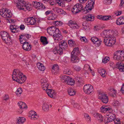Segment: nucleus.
<instances>
[{"label":"nucleus","instance_id":"obj_1","mask_svg":"<svg viewBox=\"0 0 124 124\" xmlns=\"http://www.w3.org/2000/svg\"><path fill=\"white\" fill-rule=\"evenodd\" d=\"M118 34L117 31L116 30L112 31L107 30L103 31L101 35L105 36L103 41L105 44L108 46H111L113 45L116 41L114 36H116Z\"/></svg>","mask_w":124,"mask_h":124},{"label":"nucleus","instance_id":"obj_2","mask_svg":"<svg viewBox=\"0 0 124 124\" xmlns=\"http://www.w3.org/2000/svg\"><path fill=\"white\" fill-rule=\"evenodd\" d=\"M16 4V6L20 10H24L25 9L28 10L31 9V5L29 3H26L23 0H14Z\"/></svg>","mask_w":124,"mask_h":124},{"label":"nucleus","instance_id":"obj_3","mask_svg":"<svg viewBox=\"0 0 124 124\" xmlns=\"http://www.w3.org/2000/svg\"><path fill=\"white\" fill-rule=\"evenodd\" d=\"M79 54V48L78 47L75 48L71 53V61L73 63L78 62L79 60L78 56Z\"/></svg>","mask_w":124,"mask_h":124},{"label":"nucleus","instance_id":"obj_4","mask_svg":"<svg viewBox=\"0 0 124 124\" xmlns=\"http://www.w3.org/2000/svg\"><path fill=\"white\" fill-rule=\"evenodd\" d=\"M0 34L3 41L5 43L8 45L11 44V37L8 33L5 31L1 32Z\"/></svg>","mask_w":124,"mask_h":124},{"label":"nucleus","instance_id":"obj_5","mask_svg":"<svg viewBox=\"0 0 124 124\" xmlns=\"http://www.w3.org/2000/svg\"><path fill=\"white\" fill-rule=\"evenodd\" d=\"M115 59L120 61H124V51H117L115 53L114 56Z\"/></svg>","mask_w":124,"mask_h":124},{"label":"nucleus","instance_id":"obj_6","mask_svg":"<svg viewBox=\"0 0 124 124\" xmlns=\"http://www.w3.org/2000/svg\"><path fill=\"white\" fill-rule=\"evenodd\" d=\"M83 90L85 93L87 94H91L93 92V89L92 86L90 84H86L83 87Z\"/></svg>","mask_w":124,"mask_h":124},{"label":"nucleus","instance_id":"obj_7","mask_svg":"<svg viewBox=\"0 0 124 124\" xmlns=\"http://www.w3.org/2000/svg\"><path fill=\"white\" fill-rule=\"evenodd\" d=\"M94 1L95 0H88L85 7L86 12L84 13L85 14L88 12L89 10H91L93 8Z\"/></svg>","mask_w":124,"mask_h":124},{"label":"nucleus","instance_id":"obj_8","mask_svg":"<svg viewBox=\"0 0 124 124\" xmlns=\"http://www.w3.org/2000/svg\"><path fill=\"white\" fill-rule=\"evenodd\" d=\"M23 75V74L18 70L15 69L13 71L12 75V79L13 80L16 81L19 78Z\"/></svg>","mask_w":124,"mask_h":124},{"label":"nucleus","instance_id":"obj_9","mask_svg":"<svg viewBox=\"0 0 124 124\" xmlns=\"http://www.w3.org/2000/svg\"><path fill=\"white\" fill-rule=\"evenodd\" d=\"M31 36L29 34H22L19 36V40L21 43H24L26 42Z\"/></svg>","mask_w":124,"mask_h":124},{"label":"nucleus","instance_id":"obj_10","mask_svg":"<svg viewBox=\"0 0 124 124\" xmlns=\"http://www.w3.org/2000/svg\"><path fill=\"white\" fill-rule=\"evenodd\" d=\"M58 30L59 29L53 26L48 28L47 30V32L49 34L51 35H53V36L55 33L58 32Z\"/></svg>","mask_w":124,"mask_h":124},{"label":"nucleus","instance_id":"obj_11","mask_svg":"<svg viewBox=\"0 0 124 124\" xmlns=\"http://www.w3.org/2000/svg\"><path fill=\"white\" fill-rule=\"evenodd\" d=\"M99 98L104 103H107L108 102V99L107 94H99Z\"/></svg>","mask_w":124,"mask_h":124},{"label":"nucleus","instance_id":"obj_12","mask_svg":"<svg viewBox=\"0 0 124 124\" xmlns=\"http://www.w3.org/2000/svg\"><path fill=\"white\" fill-rule=\"evenodd\" d=\"M19 26L16 25L11 24L10 26V31L13 33H17L19 32L18 29Z\"/></svg>","mask_w":124,"mask_h":124},{"label":"nucleus","instance_id":"obj_13","mask_svg":"<svg viewBox=\"0 0 124 124\" xmlns=\"http://www.w3.org/2000/svg\"><path fill=\"white\" fill-rule=\"evenodd\" d=\"M48 96L51 98H54L56 95V93L53 90L48 89L46 91Z\"/></svg>","mask_w":124,"mask_h":124},{"label":"nucleus","instance_id":"obj_14","mask_svg":"<svg viewBox=\"0 0 124 124\" xmlns=\"http://www.w3.org/2000/svg\"><path fill=\"white\" fill-rule=\"evenodd\" d=\"M24 21L26 23H29L30 24L33 25L35 24L36 20L35 18L31 17L25 19Z\"/></svg>","mask_w":124,"mask_h":124},{"label":"nucleus","instance_id":"obj_15","mask_svg":"<svg viewBox=\"0 0 124 124\" xmlns=\"http://www.w3.org/2000/svg\"><path fill=\"white\" fill-rule=\"evenodd\" d=\"M53 37L54 40H61L62 39V36L60 32L58 30V31L57 32H56L53 35Z\"/></svg>","mask_w":124,"mask_h":124},{"label":"nucleus","instance_id":"obj_16","mask_svg":"<svg viewBox=\"0 0 124 124\" xmlns=\"http://www.w3.org/2000/svg\"><path fill=\"white\" fill-rule=\"evenodd\" d=\"M21 43L23 44V48L24 50L26 51H29L31 50V46L28 42Z\"/></svg>","mask_w":124,"mask_h":124},{"label":"nucleus","instance_id":"obj_17","mask_svg":"<svg viewBox=\"0 0 124 124\" xmlns=\"http://www.w3.org/2000/svg\"><path fill=\"white\" fill-rule=\"evenodd\" d=\"M101 111L103 113H105L107 111H112V109L110 107L103 105L100 108Z\"/></svg>","mask_w":124,"mask_h":124},{"label":"nucleus","instance_id":"obj_18","mask_svg":"<svg viewBox=\"0 0 124 124\" xmlns=\"http://www.w3.org/2000/svg\"><path fill=\"white\" fill-rule=\"evenodd\" d=\"M59 45L60 48L62 49H66L68 47V45L67 42L65 41L62 40L59 43Z\"/></svg>","mask_w":124,"mask_h":124},{"label":"nucleus","instance_id":"obj_19","mask_svg":"<svg viewBox=\"0 0 124 124\" xmlns=\"http://www.w3.org/2000/svg\"><path fill=\"white\" fill-rule=\"evenodd\" d=\"M53 52L54 54H59L60 55L62 54V49L59 46L55 47L53 50Z\"/></svg>","mask_w":124,"mask_h":124},{"label":"nucleus","instance_id":"obj_20","mask_svg":"<svg viewBox=\"0 0 124 124\" xmlns=\"http://www.w3.org/2000/svg\"><path fill=\"white\" fill-rule=\"evenodd\" d=\"M68 24L70 27L73 29H78L79 27L78 25L77 24V23H74L71 20H70Z\"/></svg>","mask_w":124,"mask_h":124},{"label":"nucleus","instance_id":"obj_21","mask_svg":"<svg viewBox=\"0 0 124 124\" xmlns=\"http://www.w3.org/2000/svg\"><path fill=\"white\" fill-rule=\"evenodd\" d=\"M59 68L58 65L54 64L52 68V72L53 74L56 75L59 71Z\"/></svg>","mask_w":124,"mask_h":124},{"label":"nucleus","instance_id":"obj_22","mask_svg":"<svg viewBox=\"0 0 124 124\" xmlns=\"http://www.w3.org/2000/svg\"><path fill=\"white\" fill-rule=\"evenodd\" d=\"M97 18L103 21H108L111 18L110 16H103L102 15H98Z\"/></svg>","mask_w":124,"mask_h":124},{"label":"nucleus","instance_id":"obj_23","mask_svg":"<svg viewBox=\"0 0 124 124\" xmlns=\"http://www.w3.org/2000/svg\"><path fill=\"white\" fill-rule=\"evenodd\" d=\"M71 0H56V3L58 5L62 7L65 6L64 1H65L68 2H70Z\"/></svg>","mask_w":124,"mask_h":124},{"label":"nucleus","instance_id":"obj_24","mask_svg":"<svg viewBox=\"0 0 124 124\" xmlns=\"http://www.w3.org/2000/svg\"><path fill=\"white\" fill-rule=\"evenodd\" d=\"M26 79V77L25 75H22L21 76L17 79L16 81L20 84H22L24 83Z\"/></svg>","mask_w":124,"mask_h":124},{"label":"nucleus","instance_id":"obj_25","mask_svg":"<svg viewBox=\"0 0 124 124\" xmlns=\"http://www.w3.org/2000/svg\"><path fill=\"white\" fill-rule=\"evenodd\" d=\"M116 24L120 25L124 24V16H121L117 19L116 21Z\"/></svg>","mask_w":124,"mask_h":124},{"label":"nucleus","instance_id":"obj_26","mask_svg":"<svg viewBox=\"0 0 124 124\" xmlns=\"http://www.w3.org/2000/svg\"><path fill=\"white\" fill-rule=\"evenodd\" d=\"M75 6L77 9L78 10L79 12H80L81 10H82L83 12H86L85 8L84 9L83 8V6L82 4L79 3H77Z\"/></svg>","mask_w":124,"mask_h":124},{"label":"nucleus","instance_id":"obj_27","mask_svg":"<svg viewBox=\"0 0 124 124\" xmlns=\"http://www.w3.org/2000/svg\"><path fill=\"white\" fill-rule=\"evenodd\" d=\"M94 117L96 118L99 122H101L103 121V116L100 114L97 113L94 114Z\"/></svg>","mask_w":124,"mask_h":124},{"label":"nucleus","instance_id":"obj_28","mask_svg":"<svg viewBox=\"0 0 124 124\" xmlns=\"http://www.w3.org/2000/svg\"><path fill=\"white\" fill-rule=\"evenodd\" d=\"M12 16V14L10 10L8 9L6 10V12L5 14V15L3 16V17L5 18H10Z\"/></svg>","mask_w":124,"mask_h":124},{"label":"nucleus","instance_id":"obj_29","mask_svg":"<svg viewBox=\"0 0 124 124\" xmlns=\"http://www.w3.org/2000/svg\"><path fill=\"white\" fill-rule=\"evenodd\" d=\"M53 10L55 12H56L59 14H63L64 11L61 8L57 7L53 8Z\"/></svg>","mask_w":124,"mask_h":124},{"label":"nucleus","instance_id":"obj_30","mask_svg":"<svg viewBox=\"0 0 124 124\" xmlns=\"http://www.w3.org/2000/svg\"><path fill=\"white\" fill-rule=\"evenodd\" d=\"M60 77L61 78L62 81L63 82L66 83L68 81V79L70 77L65 75H62Z\"/></svg>","mask_w":124,"mask_h":124},{"label":"nucleus","instance_id":"obj_31","mask_svg":"<svg viewBox=\"0 0 124 124\" xmlns=\"http://www.w3.org/2000/svg\"><path fill=\"white\" fill-rule=\"evenodd\" d=\"M37 65L38 68L39 70L43 71L45 70V67L42 63L38 62L37 63Z\"/></svg>","mask_w":124,"mask_h":124},{"label":"nucleus","instance_id":"obj_32","mask_svg":"<svg viewBox=\"0 0 124 124\" xmlns=\"http://www.w3.org/2000/svg\"><path fill=\"white\" fill-rule=\"evenodd\" d=\"M49 106L47 102H44L42 106V109L45 111H47L49 110Z\"/></svg>","mask_w":124,"mask_h":124},{"label":"nucleus","instance_id":"obj_33","mask_svg":"<svg viewBox=\"0 0 124 124\" xmlns=\"http://www.w3.org/2000/svg\"><path fill=\"white\" fill-rule=\"evenodd\" d=\"M18 104L20 108L21 109L27 108V106L24 102L20 101L18 103Z\"/></svg>","mask_w":124,"mask_h":124},{"label":"nucleus","instance_id":"obj_34","mask_svg":"<svg viewBox=\"0 0 124 124\" xmlns=\"http://www.w3.org/2000/svg\"><path fill=\"white\" fill-rule=\"evenodd\" d=\"M25 121V118L23 117H19L17 119V124H23Z\"/></svg>","mask_w":124,"mask_h":124},{"label":"nucleus","instance_id":"obj_35","mask_svg":"<svg viewBox=\"0 0 124 124\" xmlns=\"http://www.w3.org/2000/svg\"><path fill=\"white\" fill-rule=\"evenodd\" d=\"M40 40L41 42L42 43L43 45H45L48 43V42L47 40V38L45 37H41Z\"/></svg>","mask_w":124,"mask_h":124},{"label":"nucleus","instance_id":"obj_36","mask_svg":"<svg viewBox=\"0 0 124 124\" xmlns=\"http://www.w3.org/2000/svg\"><path fill=\"white\" fill-rule=\"evenodd\" d=\"M94 16H92L91 15H86L85 17H84V18L87 21H92L93 20H92L94 18Z\"/></svg>","mask_w":124,"mask_h":124},{"label":"nucleus","instance_id":"obj_37","mask_svg":"<svg viewBox=\"0 0 124 124\" xmlns=\"http://www.w3.org/2000/svg\"><path fill=\"white\" fill-rule=\"evenodd\" d=\"M42 3L36 1H33L32 3L33 5L35 8L37 9H39L40 6L42 5Z\"/></svg>","mask_w":124,"mask_h":124},{"label":"nucleus","instance_id":"obj_38","mask_svg":"<svg viewBox=\"0 0 124 124\" xmlns=\"http://www.w3.org/2000/svg\"><path fill=\"white\" fill-rule=\"evenodd\" d=\"M119 70L121 71H124V64L120 63L117 65V67Z\"/></svg>","mask_w":124,"mask_h":124},{"label":"nucleus","instance_id":"obj_39","mask_svg":"<svg viewBox=\"0 0 124 124\" xmlns=\"http://www.w3.org/2000/svg\"><path fill=\"white\" fill-rule=\"evenodd\" d=\"M84 69L85 70H88L90 71H92L91 72L92 74H93V76H94V73L93 71V70H92L91 69L89 65L87 64L85 65L84 67Z\"/></svg>","mask_w":124,"mask_h":124},{"label":"nucleus","instance_id":"obj_40","mask_svg":"<svg viewBox=\"0 0 124 124\" xmlns=\"http://www.w3.org/2000/svg\"><path fill=\"white\" fill-rule=\"evenodd\" d=\"M111 112L110 111H108L109 114L107 115L108 116V118L111 119V120H113L116 118L115 115L113 113H111Z\"/></svg>","mask_w":124,"mask_h":124},{"label":"nucleus","instance_id":"obj_41","mask_svg":"<svg viewBox=\"0 0 124 124\" xmlns=\"http://www.w3.org/2000/svg\"><path fill=\"white\" fill-rule=\"evenodd\" d=\"M68 92L69 94L71 96L74 95L76 93L75 91L71 88L69 89L68 90Z\"/></svg>","mask_w":124,"mask_h":124},{"label":"nucleus","instance_id":"obj_42","mask_svg":"<svg viewBox=\"0 0 124 124\" xmlns=\"http://www.w3.org/2000/svg\"><path fill=\"white\" fill-rule=\"evenodd\" d=\"M56 16L54 14H51L48 19L49 20H54L56 18Z\"/></svg>","mask_w":124,"mask_h":124},{"label":"nucleus","instance_id":"obj_43","mask_svg":"<svg viewBox=\"0 0 124 124\" xmlns=\"http://www.w3.org/2000/svg\"><path fill=\"white\" fill-rule=\"evenodd\" d=\"M99 72L103 77H105L106 74L105 73L106 71L105 70L103 69L100 70L99 71Z\"/></svg>","mask_w":124,"mask_h":124},{"label":"nucleus","instance_id":"obj_44","mask_svg":"<svg viewBox=\"0 0 124 124\" xmlns=\"http://www.w3.org/2000/svg\"><path fill=\"white\" fill-rule=\"evenodd\" d=\"M22 92V88H19L17 89L16 93L17 95L19 96L21 95Z\"/></svg>","mask_w":124,"mask_h":124},{"label":"nucleus","instance_id":"obj_45","mask_svg":"<svg viewBox=\"0 0 124 124\" xmlns=\"http://www.w3.org/2000/svg\"><path fill=\"white\" fill-rule=\"evenodd\" d=\"M116 91L114 89H111L109 93V95L111 96H114L116 95Z\"/></svg>","mask_w":124,"mask_h":124},{"label":"nucleus","instance_id":"obj_46","mask_svg":"<svg viewBox=\"0 0 124 124\" xmlns=\"http://www.w3.org/2000/svg\"><path fill=\"white\" fill-rule=\"evenodd\" d=\"M8 9L6 8H4L0 9V15L3 17V16L5 15V14L6 12V10Z\"/></svg>","mask_w":124,"mask_h":124},{"label":"nucleus","instance_id":"obj_47","mask_svg":"<svg viewBox=\"0 0 124 124\" xmlns=\"http://www.w3.org/2000/svg\"><path fill=\"white\" fill-rule=\"evenodd\" d=\"M118 63H117V64L116 63L115 64L113 62H110L109 63L110 66L112 67L113 69H114L115 68H116L117 67V65Z\"/></svg>","mask_w":124,"mask_h":124},{"label":"nucleus","instance_id":"obj_48","mask_svg":"<svg viewBox=\"0 0 124 124\" xmlns=\"http://www.w3.org/2000/svg\"><path fill=\"white\" fill-rule=\"evenodd\" d=\"M44 86H43V85H41L42 86L43 90L46 91L48 89V88H49L48 83H45V84H44Z\"/></svg>","mask_w":124,"mask_h":124},{"label":"nucleus","instance_id":"obj_49","mask_svg":"<svg viewBox=\"0 0 124 124\" xmlns=\"http://www.w3.org/2000/svg\"><path fill=\"white\" fill-rule=\"evenodd\" d=\"M71 11L74 14H77L79 12L78 10L76 8L75 5L72 9Z\"/></svg>","mask_w":124,"mask_h":124},{"label":"nucleus","instance_id":"obj_50","mask_svg":"<svg viewBox=\"0 0 124 124\" xmlns=\"http://www.w3.org/2000/svg\"><path fill=\"white\" fill-rule=\"evenodd\" d=\"M41 85H43L44 86V84L48 83L47 82V79L46 78H44L42 79L41 80Z\"/></svg>","mask_w":124,"mask_h":124},{"label":"nucleus","instance_id":"obj_51","mask_svg":"<svg viewBox=\"0 0 124 124\" xmlns=\"http://www.w3.org/2000/svg\"><path fill=\"white\" fill-rule=\"evenodd\" d=\"M68 44L70 46H72L75 45V43L74 41L72 40H70L68 41Z\"/></svg>","mask_w":124,"mask_h":124},{"label":"nucleus","instance_id":"obj_52","mask_svg":"<svg viewBox=\"0 0 124 124\" xmlns=\"http://www.w3.org/2000/svg\"><path fill=\"white\" fill-rule=\"evenodd\" d=\"M98 39L96 37H93L91 38V40L93 43H95L98 40Z\"/></svg>","mask_w":124,"mask_h":124},{"label":"nucleus","instance_id":"obj_53","mask_svg":"<svg viewBox=\"0 0 124 124\" xmlns=\"http://www.w3.org/2000/svg\"><path fill=\"white\" fill-rule=\"evenodd\" d=\"M76 80L77 82L79 83H82L83 82L82 78L79 77L77 76V77H76Z\"/></svg>","mask_w":124,"mask_h":124},{"label":"nucleus","instance_id":"obj_54","mask_svg":"<svg viewBox=\"0 0 124 124\" xmlns=\"http://www.w3.org/2000/svg\"><path fill=\"white\" fill-rule=\"evenodd\" d=\"M109 58L108 57H106L102 59V62L104 63H106L109 61Z\"/></svg>","mask_w":124,"mask_h":124},{"label":"nucleus","instance_id":"obj_55","mask_svg":"<svg viewBox=\"0 0 124 124\" xmlns=\"http://www.w3.org/2000/svg\"><path fill=\"white\" fill-rule=\"evenodd\" d=\"M84 116L85 118H87L88 121H91V117L87 114L85 113Z\"/></svg>","mask_w":124,"mask_h":124},{"label":"nucleus","instance_id":"obj_56","mask_svg":"<svg viewBox=\"0 0 124 124\" xmlns=\"http://www.w3.org/2000/svg\"><path fill=\"white\" fill-rule=\"evenodd\" d=\"M73 68L75 70L77 71H79L81 70V68L78 66L74 65L73 66Z\"/></svg>","mask_w":124,"mask_h":124},{"label":"nucleus","instance_id":"obj_57","mask_svg":"<svg viewBox=\"0 0 124 124\" xmlns=\"http://www.w3.org/2000/svg\"><path fill=\"white\" fill-rule=\"evenodd\" d=\"M80 39L83 42H85V43H87L88 41L85 37H80Z\"/></svg>","mask_w":124,"mask_h":124},{"label":"nucleus","instance_id":"obj_58","mask_svg":"<svg viewBox=\"0 0 124 124\" xmlns=\"http://www.w3.org/2000/svg\"><path fill=\"white\" fill-rule=\"evenodd\" d=\"M38 118V116L37 115V114H35L34 115L32 116L31 117V119L32 120H35L37 119Z\"/></svg>","mask_w":124,"mask_h":124},{"label":"nucleus","instance_id":"obj_59","mask_svg":"<svg viewBox=\"0 0 124 124\" xmlns=\"http://www.w3.org/2000/svg\"><path fill=\"white\" fill-rule=\"evenodd\" d=\"M112 0H104L103 2L106 4H110L111 3Z\"/></svg>","mask_w":124,"mask_h":124},{"label":"nucleus","instance_id":"obj_60","mask_svg":"<svg viewBox=\"0 0 124 124\" xmlns=\"http://www.w3.org/2000/svg\"><path fill=\"white\" fill-rule=\"evenodd\" d=\"M71 73V71L69 70H67L63 71V73L64 74L70 75Z\"/></svg>","mask_w":124,"mask_h":124},{"label":"nucleus","instance_id":"obj_61","mask_svg":"<svg viewBox=\"0 0 124 124\" xmlns=\"http://www.w3.org/2000/svg\"><path fill=\"white\" fill-rule=\"evenodd\" d=\"M112 104L114 106H117L119 105V103L118 101L114 100Z\"/></svg>","mask_w":124,"mask_h":124},{"label":"nucleus","instance_id":"obj_62","mask_svg":"<svg viewBox=\"0 0 124 124\" xmlns=\"http://www.w3.org/2000/svg\"><path fill=\"white\" fill-rule=\"evenodd\" d=\"M113 120L109 118H107V120H105V124H107L108 123L112 122Z\"/></svg>","mask_w":124,"mask_h":124},{"label":"nucleus","instance_id":"obj_63","mask_svg":"<svg viewBox=\"0 0 124 124\" xmlns=\"http://www.w3.org/2000/svg\"><path fill=\"white\" fill-rule=\"evenodd\" d=\"M101 40L99 39H98V40L96 42V43H95L96 44V46H100L101 44Z\"/></svg>","mask_w":124,"mask_h":124},{"label":"nucleus","instance_id":"obj_64","mask_svg":"<svg viewBox=\"0 0 124 124\" xmlns=\"http://www.w3.org/2000/svg\"><path fill=\"white\" fill-rule=\"evenodd\" d=\"M83 28L86 30L87 29V24L86 22H84L82 24Z\"/></svg>","mask_w":124,"mask_h":124}]
</instances>
